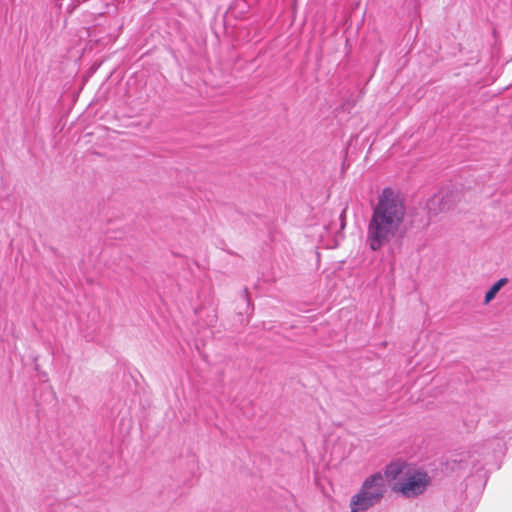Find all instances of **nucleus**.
Returning <instances> with one entry per match:
<instances>
[{
    "instance_id": "nucleus-1",
    "label": "nucleus",
    "mask_w": 512,
    "mask_h": 512,
    "mask_svg": "<svg viewBox=\"0 0 512 512\" xmlns=\"http://www.w3.org/2000/svg\"><path fill=\"white\" fill-rule=\"evenodd\" d=\"M405 214L400 194L390 187L384 188L378 196L367 227V243L373 251L380 250L396 236Z\"/></svg>"
},
{
    "instance_id": "nucleus-2",
    "label": "nucleus",
    "mask_w": 512,
    "mask_h": 512,
    "mask_svg": "<svg viewBox=\"0 0 512 512\" xmlns=\"http://www.w3.org/2000/svg\"><path fill=\"white\" fill-rule=\"evenodd\" d=\"M386 492L384 476L377 472L367 477L359 491L351 497V512H365L379 503Z\"/></svg>"
},
{
    "instance_id": "nucleus-3",
    "label": "nucleus",
    "mask_w": 512,
    "mask_h": 512,
    "mask_svg": "<svg viewBox=\"0 0 512 512\" xmlns=\"http://www.w3.org/2000/svg\"><path fill=\"white\" fill-rule=\"evenodd\" d=\"M431 479L427 472L421 469L410 467L401 482L394 483L392 490L401 493L407 498L417 497L425 492L430 485Z\"/></svg>"
},
{
    "instance_id": "nucleus-4",
    "label": "nucleus",
    "mask_w": 512,
    "mask_h": 512,
    "mask_svg": "<svg viewBox=\"0 0 512 512\" xmlns=\"http://www.w3.org/2000/svg\"><path fill=\"white\" fill-rule=\"evenodd\" d=\"M410 469V466L401 460L393 461L385 467L384 478H388L390 480H396L398 477H405L406 471Z\"/></svg>"
},
{
    "instance_id": "nucleus-5",
    "label": "nucleus",
    "mask_w": 512,
    "mask_h": 512,
    "mask_svg": "<svg viewBox=\"0 0 512 512\" xmlns=\"http://www.w3.org/2000/svg\"><path fill=\"white\" fill-rule=\"evenodd\" d=\"M506 283V278H501L496 283H494L485 295V303H489Z\"/></svg>"
}]
</instances>
